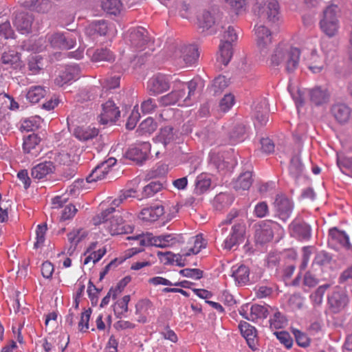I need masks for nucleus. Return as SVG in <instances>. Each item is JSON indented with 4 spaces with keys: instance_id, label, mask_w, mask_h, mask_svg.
I'll use <instances>...</instances> for the list:
<instances>
[{
    "instance_id": "obj_1",
    "label": "nucleus",
    "mask_w": 352,
    "mask_h": 352,
    "mask_svg": "<svg viewBox=\"0 0 352 352\" xmlns=\"http://www.w3.org/2000/svg\"><path fill=\"white\" fill-rule=\"evenodd\" d=\"M135 191L133 190H128L124 192L118 199H115L111 206L101 212L93 219L94 225L103 224V227L107 232L111 235H118L131 233L133 228L125 223L119 210H116L123 200L126 199L129 197H134Z\"/></svg>"
},
{
    "instance_id": "obj_2",
    "label": "nucleus",
    "mask_w": 352,
    "mask_h": 352,
    "mask_svg": "<svg viewBox=\"0 0 352 352\" xmlns=\"http://www.w3.org/2000/svg\"><path fill=\"white\" fill-rule=\"evenodd\" d=\"M300 52L297 47L279 44L270 58V65L283 67L287 72H294L298 66Z\"/></svg>"
},
{
    "instance_id": "obj_3",
    "label": "nucleus",
    "mask_w": 352,
    "mask_h": 352,
    "mask_svg": "<svg viewBox=\"0 0 352 352\" xmlns=\"http://www.w3.org/2000/svg\"><path fill=\"white\" fill-rule=\"evenodd\" d=\"M186 85L188 88H204L206 82L199 76H196L187 82L178 79L173 80L172 76L160 73L153 76L148 81V88H176Z\"/></svg>"
},
{
    "instance_id": "obj_4",
    "label": "nucleus",
    "mask_w": 352,
    "mask_h": 352,
    "mask_svg": "<svg viewBox=\"0 0 352 352\" xmlns=\"http://www.w3.org/2000/svg\"><path fill=\"white\" fill-rule=\"evenodd\" d=\"M290 94L295 100L297 107L302 106L305 101V94L309 96L311 102L320 106L329 102L330 94L327 89H289Z\"/></svg>"
},
{
    "instance_id": "obj_5",
    "label": "nucleus",
    "mask_w": 352,
    "mask_h": 352,
    "mask_svg": "<svg viewBox=\"0 0 352 352\" xmlns=\"http://www.w3.org/2000/svg\"><path fill=\"white\" fill-rule=\"evenodd\" d=\"M338 12L339 8L335 5L327 6L323 11V17L320 21V25L322 31L329 38L335 36L338 32Z\"/></svg>"
},
{
    "instance_id": "obj_6",
    "label": "nucleus",
    "mask_w": 352,
    "mask_h": 352,
    "mask_svg": "<svg viewBox=\"0 0 352 352\" xmlns=\"http://www.w3.org/2000/svg\"><path fill=\"white\" fill-rule=\"evenodd\" d=\"M254 10L260 18L275 23L280 20V6L276 0H256Z\"/></svg>"
},
{
    "instance_id": "obj_7",
    "label": "nucleus",
    "mask_w": 352,
    "mask_h": 352,
    "mask_svg": "<svg viewBox=\"0 0 352 352\" xmlns=\"http://www.w3.org/2000/svg\"><path fill=\"white\" fill-rule=\"evenodd\" d=\"M129 41L132 47L138 50H144L153 43V38L147 30L142 27L131 28L129 31Z\"/></svg>"
},
{
    "instance_id": "obj_8",
    "label": "nucleus",
    "mask_w": 352,
    "mask_h": 352,
    "mask_svg": "<svg viewBox=\"0 0 352 352\" xmlns=\"http://www.w3.org/2000/svg\"><path fill=\"white\" fill-rule=\"evenodd\" d=\"M281 229L280 226L274 221H262L256 226V240L260 243L269 242L273 239L274 232Z\"/></svg>"
},
{
    "instance_id": "obj_9",
    "label": "nucleus",
    "mask_w": 352,
    "mask_h": 352,
    "mask_svg": "<svg viewBox=\"0 0 352 352\" xmlns=\"http://www.w3.org/2000/svg\"><path fill=\"white\" fill-rule=\"evenodd\" d=\"M271 307L268 305L254 304L249 309V305H245L241 307L239 313L243 318L254 322L258 319L266 318L270 314Z\"/></svg>"
},
{
    "instance_id": "obj_10",
    "label": "nucleus",
    "mask_w": 352,
    "mask_h": 352,
    "mask_svg": "<svg viewBox=\"0 0 352 352\" xmlns=\"http://www.w3.org/2000/svg\"><path fill=\"white\" fill-rule=\"evenodd\" d=\"M274 208L278 218L286 221L292 214L294 205L285 195H277L274 202Z\"/></svg>"
},
{
    "instance_id": "obj_11",
    "label": "nucleus",
    "mask_w": 352,
    "mask_h": 352,
    "mask_svg": "<svg viewBox=\"0 0 352 352\" xmlns=\"http://www.w3.org/2000/svg\"><path fill=\"white\" fill-rule=\"evenodd\" d=\"M48 42L54 48L69 50L76 44V38L70 33H54L47 37Z\"/></svg>"
},
{
    "instance_id": "obj_12",
    "label": "nucleus",
    "mask_w": 352,
    "mask_h": 352,
    "mask_svg": "<svg viewBox=\"0 0 352 352\" xmlns=\"http://www.w3.org/2000/svg\"><path fill=\"white\" fill-rule=\"evenodd\" d=\"M151 150V144L148 142L138 143L130 147L125 153V156L137 163H142L147 159Z\"/></svg>"
},
{
    "instance_id": "obj_13",
    "label": "nucleus",
    "mask_w": 352,
    "mask_h": 352,
    "mask_svg": "<svg viewBox=\"0 0 352 352\" xmlns=\"http://www.w3.org/2000/svg\"><path fill=\"white\" fill-rule=\"evenodd\" d=\"M175 56L179 58V63H184L186 65H193L199 56L198 48L195 45L182 46L175 52Z\"/></svg>"
},
{
    "instance_id": "obj_14",
    "label": "nucleus",
    "mask_w": 352,
    "mask_h": 352,
    "mask_svg": "<svg viewBox=\"0 0 352 352\" xmlns=\"http://www.w3.org/2000/svg\"><path fill=\"white\" fill-rule=\"evenodd\" d=\"M219 12L217 9L212 8L210 10H204L197 17L198 28L201 32L210 30L219 18Z\"/></svg>"
},
{
    "instance_id": "obj_15",
    "label": "nucleus",
    "mask_w": 352,
    "mask_h": 352,
    "mask_svg": "<svg viewBox=\"0 0 352 352\" xmlns=\"http://www.w3.org/2000/svg\"><path fill=\"white\" fill-rule=\"evenodd\" d=\"M120 111L112 100H108L102 104V110L99 116L100 124L114 123L120 117Z\"/></svg>"
},
{
    "instance_id": "obj_16",
    "label": "nucleus",
    "mask_w": 352,
    "mask_h": 352,
    "mask_svg": "<svg viewBox=\"0 0 352 352\" xmlns=\"http://www.w3.org/2000/svg\"><path fill=\"white\" fill-rule=\"evenodd\" d=\"M33 21L34 16L32 13L20 12L16 13L13 24L21 34H29L31 32Z\"/></svg>"
},
{
    "instance_id": "obj_17",
    "label": "nucleus",
    "mask_w": 352,
    "mask_h": 352,
    "mask_svg": "<svg viewBox=\"0 0 352 352\" xmlns=\"http://www.w3.org/2000/svg\"><path fill=\"white\" fill-rule=\"evenodd\" d=\"M110 28L111 25L108 21L104 19L95 20L86 27L85 33L93 38L98 36H103L107 34Z\"/></svg>"
},
{
    "instance_id": "obj_18",
    "label": "nucleus",
    "mask_w": 352,
    "mask_h": 352,
    "mask_svg": "<svg viewBox=\"0 0 352 352\" xmlns=\"http://www.w3.org/2000/svg\"><path fill=\"white\" fill-rule=\"evenodd\" d=\"M255 34L257 45L261 50V53L265 56L267 52V46L272 43V34L267 27L262 25L255 28Z\"/></svg>"
},
{
    "instance_id": "obj_19",
    "label": "nucleus",
    "mask_w": 352,
    "mask_h": 352,
    "mask_svg": "<svg viewBox=\"0 0 352 352\" xmlns=\"http://www.w3.org/2000/svg\"><path fill=\"white\" fill-rule=\"evenodd\" d=\"M253 114L260 125H265L268 122V102L265 98H262L253 102Z\"/></svg>"
},
{
    "instance_id": "obj_20",
    "label": "nucleus",
    "mask_w": 352,
    "mask_h": 352,
    "mask_svg": "<svg viewBox=\"0 0 352 352\" xmlns=\"http://www.w3.org/2000/svg\"><path fill=\"white\" fill-rule=\"evenodd\" d=\"M328 302L333 311L338 313L346 306L349 302V298L344 291L340 288H336L328 297Z\"/></svg>"
},
{
    "instance_id": "obj_21",
    "label": "nucleus",
    "mask_w": 352,
    "mask_h": 352,
    "mask_svg": "<svg viewBox=\"0 0 352 352\" xmlns=\"http://www.w3.org/2000/svg\"><path fill=\"white\" fill-rule=\"evenodd\" d=\"M206 244L202 234L192 236L187 241L186 246L182 248L183 255L197 254L201 249L206 248Z\"/></svg>"
},
{
    "instance_id": "obj_22",
    "label": "nucleus",
    "mask_w": 352,
    "mask_h": 352,
    "mask_svg": "<svg viewBox=\"0 0 352 352\" xmlns=\"http://www.w3.org/2000/svg\"><path fill=\"white\" fill-rule=\"evenodd\" d=\"M331 112L340 124L348 122L351 116V109L346 104L338 102L332 105Z\"/></svg>"
},
{
    "instance_id": "obj_23",
    "label": "nucleus",
    "mask_w": 352,
    "mask_h": 352,
    "mask_svg": "<svg viewBox=\"0 0 352 352\" xmlns=\"http://www.w3.org/2000/svg\"><path fill=\"white\" fill-rule=\"evenodd\" d=\"M241 333L246 340V342L250 349H256V330L254 327L252 326L247 322H241L239 324Z\"/></svg>"
},
{
    "instance_id": "obj_24",
    "label": "nucleus",
    "mask_w": 352,
    "mask_h": 352,
    "mask_svg": "<svg viewBox=\"0 0 352 352\" xmlns=\"http://www.w3.org/2000/svg\"><path fill=\"white\" fill-rule=\"evenodd\" d=\"M78 73L76 66H69L64 71L60 72L55 78L54 83L56 86L63 87L70 85L72 81H75Z\"/></svg>"
},
{
    "instance_id": "obj_25",
    "label": "nucleus",
    "mask_w": 352,
    "mask_h": 352,
    "mask_svg": "<svg viewBox=\"0 0 352 352\" xmlns=\"http://www.w3.org/2000/svg\"><path fill=\"white\" fill-rule=\"evenodd\" d=\"M164 213V207L161 205H155L143 208L139 218L144 221L153 222L157 221Z\"/></svg>"
},
{
    "instance_id": "obj_26",
    "label": "nucleus",
    "mask_w": 352,
    "mask_h": 352,
    "mask_svg": "<svg viewBox=\"0 0 352 352\" xmlns=\"http://www.w3.org/2000/svg\"><path fill=\"white\" fill-rule=\"evenodd\" d=\"M329 241L331 243L339 244L347 250L352 249L349 236L344 231H341L337 228H333L329 230Z\"/></svg>"
},
{
    "instance_id": "obj_27",
    "label": "nucleus",
    "mask_w": 352,
    "mask_h": 352,
    "mask_svg": "<svg viewBox=\"0 0 352 352\" xmlns=\"http://www.w3.org/2000/svg\"><path fill=\"white\" fill-rule=\"evenodd\" d=\"M41 138L38 135L32 133L24 139L23 149L25 153L30 154L32 157H37L40 153L39 143Z\"/></svg>"
},
{
    "instance_id": "obj_28",
    "label": "nucleus",
    "mask_w": 352,
    "mask_h": 352,
    "mask_svg": "<svg viewBox=\"0 0 352 352\" xmlns=\"http://www.w3.org/2000/svg\"><path fill=\"white\" fill-rule=\"evenodd\" d=\"M99 130L91 126H79L74 129L73 135L81 142H87L97 137Z\"/></svg>"
},
{
    "instance_id": "obj_29",
    "label": "nucleus",
    "mask_w": 352,
    "mask_h": 352,
    "mask_svg": "<svg viewBox=\"0 0 352 352\" xmlns=\"http://www.w3.org/2000/svg\"><path fill=\"white\" fill-rule=\"evenodd\" d=\"M244 234L243 226L240 224L232 226L230 234L227 236L223 243V248L230 250L236 245L243 238Z\"/></svg>"
},
{
    "instance_id": "obj_30",
    "label": "nucleus",
    "mask_w": 352,
    "mask_h": 352,
    "mask_svg": "<svg viewBox=\"0 0 352 352\" xmlns=\"http://www.w3.org/2000/svg\"><path fill=\"white\" fill-rule=\"evenodd\" d=\"M55 170V166L52 162H44L34 166L32 168L31 175L34 179H41Z\"/></svg>"
},
{
    "instance_id": "obj_31",
    "label": "nucleus",
    "mask_w": 352,
    "mask_h": 352,
    "mask_svg": "<svg viewBox=\"0 0 352 352\" xmlns=\"http://www.w3.org/2000/svg\"><path fill=\"white\" fill-rule=\"evenodd\" d=\"M253 183L252 173L244 172L234 182L233 186L236 191L248 190Z\"/></svg>"
},
{
    "instance_id": "obj_32",
    "label": "nucleus",
    "mask_w": 352,
    "mask_h": 352,
    "mask_svg": "<svg viewBox=\"0 0 352 352\" xmlns=\"http://www.w3.org/2000/svg\"><path fill=\"white\" fill-rule=\"evenodd\" d=\"M23 4L31 10L42 13L48 12L52 7L49 0H24Z\"/></svg>"
},
{
    "instance_id": "obj_33",
    "label": "nucleus",
    "mask_w": 352,
    "mask_h": 352,
    "mask_svg": "<svg viewBox=\"0 0 352 352\" xmlns=\"http://www.w3.org/2000/svg\"><path fill=\"white\" fill-rule=\"evenodd\" d=\"M293 234L300 240H307L311 237V227L305 222H294L292 224Z\"/></svg>"
},
{
    "instance_id": "obj_34",
    "label": "nucleus",
    "mask_w": 352,
    "mask_h": 352,
    "mask_svg": "<svg viewBox=\"0 0 352 352\" xmlns=\"http://www.w3.org/2000/svg\"><path fill=\"white\" fill-rule=\"evenodd\" d=\"M270 314H273L269 320L270 328L279 329L285 327L287 321L285 317L278 311V308L272 307Z\"/></svg>"
},
{
    "instance_id": "obj_35",
    "label": "nucleus",
    "mask_w": 352,
    "mask_h": 352,
    "mask_svg": "<svg viewBox=\"0 0 352 352\" xmlns=\"http://www.w3.org/2000/svg\"><path fill=\"white\" fill-rule=\"evenodd\" d=\"M176 138L177 135L173 131V128L170 126L162 128L157 136V141L162 143L164 146L174 143Z\"/></svg>"
},
{
    "instance_id": "obj_36",
    "label": "nucleus",
    "mask_w": 352,
    "mask_h": 352,
    "mask_svg": "<svg viewBox=\"0 0 352 352\" xmlns=\"http://www.w3.org/2000/svg\"><path fill=\"white\" fill-rule=\"evenodd\" d=\"M232 54V44L221 42L219 45V54L217 56V60L226 66L230 61Z\"/></svg>"
},
{
    "instance_id": "obj_37",
    "label": "nucleus",
    "mask_w": 352,
    "mask_h": 352,
    "mask_svg": "<svg viewBox=\"0 0 352 352\" xmlns=\"http://www.w3.org/2000/svg\"><path fill=\"white\" fill-rule=\"evenodd\" d=\"M109 171V165L106 162H102L97 166L87 177L88 182H96L104 179Z\"/></svg>"
},
{
    "instance_id": "obj_38",
    "label": "nucleus",
    "mask_w": 352,
    "mask_h": 352,
    "mask_svg": "<svg viewBox=\"0 0 352 352\" xmlns=\"http://www.w3.org/2000/svg\"><path fill=\"white\" fill-rule=\"evenodd\" d=\"M250 270L244 265H241L236 269L232 267V277L235 281L240 285L245 284L249 281Z\"/></svg>"
},
{
    "instance_id": "obj_39",
    "label": "nucleus",
    "mask_w": 352,
    "mask_h": 352,
    "mask_svg": "<svg viewBox=\"0 0 352 352\" xmlns=\"http://www.w3.org/2000/svg\"><path fill=\"white\" fill-rule=\"evenodd\" d=\"M43 58L41 55L34 54L28 59V69L31 74H38L43 69Z\"/></svg>"
},
{
    "instance_id": "obj_40",
    "label": "nucleus",
    "mask_w": 352,
    "mask_h": 352,
    "mask_svg": "<svg viewBox=\"0 0 352 352\" xmlns=\"http://www.w3.org/2000/svg\"><path fill=\"white\" fill-rule=\"evenodd\" d=\"M102 8L107 14L116 16L121 11L122 3L120 0H103Z\"/></svg>"
},
{
    "instance_id": "obj_41",
    "label": "nucleus",
    "mask_w": 352,
    "mask_h": 352,
    "mask_svg": "<svg viewBox=\"0 0 352 352\" xmlns=\"http://www.w3.org/2000/svg\"><path fill=\"white\" fill-rule=\"evenodd\" d=\"M210 185V178L206 174H200L195 181V191L197 194L201 195L209 189Z\"/></svg>"
},
{
    "instance_id": "obj_42",
    "label": "nucleus",
    "mask_w": 352,
    "mask_h": 352,
    "mask_svg": "<svg viewBox=\"0 0 352 352\" xmlns=\"http://www.w3.org/2000/svg\"><path fill=\"white\" fill-rule=\"evenodd\" d=\"M130 299V296L126 295L114 304L113 311L116 318H121L128 311V304Z\"/></svg>"
},
{
    "instance_id": "obj_43",
    "label": "nucleus",
    "mask_w": 352,
    "mask_h": 352,
    "mask_svg": "<svg viewBox=\"0 0 352 352\" xmlns=\"http://www.w3.org/2000/svg\"><path fill=\"white\" fill-rule=\"evenodd\" d=\"M91 60L95 62L102 60L111 62L114 60V56L109 49L102 47L94 51L91 56Z\"/></svg>"
},
{
    "instance_id": "obj_44",
    "label": "nucleus",
    "mask_w": 352,
    "mask_h": 352,
    "mask_svg": "<svg viewBox=\"0 0 352 352\" xmlns=\"http://www.w3.org/2000/svg\"><path fill=\"white\" fill-rule=\"evenodd\" d=\"M210 162L211 164L214 165L219 170H223L228 168V162L225 160V155L223 153L210 152Z\"/></svg>"
},
{
    "instance_id": "obj_45",
    "label": "nucleus",
    "mask_w": 352,
    "mask_h": 352,
    "mask_svg": "<svg viewBox=\"0 0 352 352\" xmlns=\"http://www.w3.org/2000/svg\"><path fill=\"white\" fill-rule=\"evenodd\" d=\"M122 74H111L105 78L100 80V84L102 88H118L120 85Z\"/></svg>"
},
{
    "instance_id": "obj_46",
    "label": "nucleus",
    "mask_w": 352,
    "mask_h": 352,
    "mask_svg": "<svg viewBox=\"0 0 352 352\" xmlns=\"http://www.w3.org/2000/svg\"><path fill=\"white\" fill-rule=\"evenodd\" d=\"M1 61L3 64L11 65L14 68L21 66L20 54L14 51L4 52L1 56Z\"/></svg>"
},
{
    "instance_id": "obj_47",
    "label": "nucleus",
    "mask_w": 352,
    "mask_h": 352,
    "mask_svg": "<svg viewBox=\"0 0 352 352\" xmlns=\"http://www.w3.org/2000/svg\"><path fill=\"white\" fill-rule=\"evenodd\" d=\"M155 236H154L151 233H146L142 234H138L136 236H128L127 239L133 240L135 241L138 244H140L142 246H155Z\"/></svg>"
},
{
    "instance_id": "obj_48",
    "label": "nucleus",
    "mask_w": 352,
    "mask_h": 352,
    "mask_svg": "<svg viewBox=\"0 0 352 352\" xmlns=\"http://www.w3.org/2000/svg\"><path fill=\"white\" fill-rule=\"evenodd\" d=\"M177 242V239L173 234H162L155 236L154 243L155 246L159 248H167L173 246Z\"/></svg>"
},
{
    "instance_id": "obj_49",
    "label": "nucleus",
    "mask_w": 352,
    "mask_h": 352,
    "mask_svg": "<svg viewBox=\"0 0 352 352\" xmlns=\"http://www.w3.org/2000/svg\"><path fill=\"white\" fill-rule=\"evenodd\" d=\"M157 122L153 120V118L148 117L140 123L138 130L142 134H151L157 129Z\"/></svg>"
},
{
    "instance_id": "obj_50",
    "label": "nucleus",
    "mask_w": 352,
    "mask_h": 352,
    "mask_svg": "<svg viewBox=\"0 0 352 352\" xmlns=\"http://www.w3.org/2000/svg\"><path fill=\"white\" fill-rule=\"evenodd\" d=\"M289 173L294 177H298L303 171V165L298 156L292 158L289 166Z\"/></svg>"
},
{
    "instance_id": "obj_51",
    "label": "nucleus",
    "mask_w": 352,
    "mask_h": 352,
    "mask_svg": "<svg viewBox=\"0 0 352 352\" xmlns=\"http://www.w3.org/2000/svg\"><path fill=\"white\" fill-rule=\"evenodd\" d=\"M162 188V185L159 182H151L144 187L142 191V197L148 198L153 197L155 194L160 191Z\"/></svg>"
},
{
    "instance_id": "obj_52",
    "label": "nucleus",
    "mask_w": 352,
    "mask_h": 352,
    "mask_svg": "<svg viewBox=\"0 0 352 352\" xmlns=\"http://www.w3.org/2000/svg\"><path fill=\"white\" fill-rule=\"evenodd\" d=\"M182 89H173L170 93L161 98L162 104L168 106L176 103L181 97Z\"/></svg>"
},
{
    "instance_id": "obj_53",
    "label": "nucleus",
    "mask_w": 352,
    "mask_h": 352,
    "mask_svg": "<svg viewBox=\"0 0 352 352\" xmlns=\"http://www.w3.org/2000/svg\"><path fill=\"white\" fill-rule=\"evenodd\" d=\"M292 332L294 334L296 343L298 346L301 347H307L309 346L311 340L306 333L296 329H293Z\"/></svg>"
},
{
    "instance_id": "obj_54",
    "label": "nucleus",
    "mask_w": 352,
    "mask_h": 352,
    "mask_svg": "<svg viewBox=\"0 0 352 352\" xmlns=\"http://www.w3.org/2000/svg\"><path fill=\"white\" fill-rule=\"evenodd\" d=\"M158 256L163 255L166 257V259L167 261H175L177 264V265L180 267H183L185 265V263L183 261V258H186L187 256L183 255L182 250H181V252L179 254H173L170 252H167L165 253H162L160 252H158Z\"/></svg>"
},
{
    "instance_id": "obj_55",
    "label": "nucleus",
    "mask_w": 352,
    "mask_h": 352,
    "mask_svg": "<svg viewBox=\"0 0 352 352\" xmlns=\"http://www.w3.org/2000/svg\"><path fill=\"white\" fill-rule=\"evenodd\" d=\"M47 226L45 225H38L36 230V241L34 243V248L38 249L43 246L45 239V232Z\"/></svg>"
},
{
    "instance_id": "obj_56",
    "label": "nucleus",
    "mask_w": 352,
    "mask_h": 352,
    "mask_svg": "<svg viewBox=\"0 0 352 352\" xmlns=\"http://www.w3.org/2000/svg\"><path fill=\"white\" fill-rule=\"evenodd\" d=\"M331 259V256L329 253L321 251L316 254L313 261V265H318L321 267L326 266L330 264Z\"/></svg>"
},
{
    "instance_id": "obj_57",
    "label": "nucleus",
    "mask_w": 352,
    "mask_h": 352,
    "mask_svg": "<svg viewBox=\"0 0 352 352\" xmlns=\"http://www.w3.org/2000/svg\"><path fill=\"white\" fill-rule=\"evenodd\" d=\"M245 129L242 125H238L230 133V141L232 144L242 142L245 138Z\"/></svg>"
},
{
    "instance_id": "obj_58",
    "label": "nucleus",
    "mask_w": 352,
    "mask_h": 352,
    "mask_svg": "<svg viewBox=\"0 0 352 352\" xmlns=\"http://www.w3.org/2000/svg\"><path fill=\"white\" fill-rule=\"evenodd\" d=\"M235 102L234 96L232 94H225L221 100L219 107L221 111L224 112L228 111Z\"/></svg>"
},
{
    "instance_id": "obj_59",
    "label": "nucleus",
    "mask_w": 352,
    "mask_h": 352,
    "mask_svg": "<svg viewBox=\"0 0 352 352\" xmlns=\"http://www.w3.org/2000/svg\"><path fill=\"white\" fill-rule=\"evenodd\" d=\"M337 164L343 173L348 171L352 174V158L338 156Z\"/></svg>"
},
{
    "instance_id": "obj_60",
    "label": "nucleus",
    "mask_w": 352,
    "mask_h": 352,
    "mask_svg": "<svg viewBox=\"0 0 352 352\" xmlns=\"http://www.w3.org/2000/svg\"><path fill=\"white\" fill-rule=\"evenodd\" d=\"M83 235H80V230H73L67 234V239L71 244V247L69 250L72 249V252H73L78 243L82 239Z\"/></svg>"
},
{
    "instance_id": "obj_61",
    "label": "nucleus",
    "mask_w": 352,
    "mask_h": 352,
    "mask_svg": "<svg viewBox=\"0 0 352 352\" xmlns=\"http://www.w3.org/2000/svg\"><path fill=\"white\" fill-rule=\"evenodd\" d=\"M232 84V79L225 76L219 75L212 82V88H226Z\"/></svg>"
},
{
    "instance_id": "obj_62",
    "label": "nucleus",
    "mask_w": 352,
    "mask_h": 352,
    "mask_svg": "<svg viewBox=\"0 0 352 352\" xmlns=\"http://www.w3.org/2000/svg\"><path fill=\"white\" fill-rule=\"evenodd\" d=\"M14 32L11 28L10 23L8 20L1 21L0 23V36H3L5 38H13Z\"/></svg>"
},
{
    "instance_id": "obj_63",
    "label": "nucleus",
    "mask_w": 352,
    "mask_h": 352,
    "mask_svg": "<svg viewBox=\"0 0 352 352\" xmlns=\"http://www.w3.org/2000/svg\"><path fill=\"white\" fill-rule=\"evenodd\" d=\"M45 89H29L26 94L27 99L32 103H37L44 96Z\"/></svg>"
},
{
    "instance_id": "obj_64",
    "label": "nucleus",
    "mask_w": 352,
    "mask_h": 352,
    "mask_svg": "<svg viewBox=\"0 0 352 352\" xmlns=\"http://www.w3.org/2000/svg\"><path fill=\"white\" fill-rule=\"evenodd\" d=\"M237 34L234 29V28L231 25H229L228 28L224 31L223 38L221 39V42L228 43L229 44H232L234 41H236Z\"/></svg>"
}]
</instances>
